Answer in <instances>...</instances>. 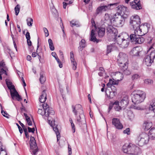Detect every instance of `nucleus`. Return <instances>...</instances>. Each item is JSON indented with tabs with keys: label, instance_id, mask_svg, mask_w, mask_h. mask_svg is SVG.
Masks as SVG:
<instances>
[{
	"label": "nucleus",
	"instance_id": "8",
	"mask_svg": "<svg viewBox=\"0 0 155 155\" xmlns=\"http://www.w3.org/2000/svg\"><path fill=\"white\" fill-rule=\"evenodd\" d=\"M106 23V20L105 18L102 19L101 24L102 27H98L96 28V30L97 31L98 36L100 37H102L104 36L105 33V25Z\"/></svg>",
	"mask_w": 155,
	"mask_h": 155
},
{
	"label": "nucleus",
	"instance_id": "61",
	"mask_svg": "<svg viewBox=\"0 0 155 155\" xmlns=\"http://www.w3.org/2000/svg\"><path fill=\"white\" fill-rule=\"evenodd\" d=\"M21 81H22L23 83V86L24 87H25L26 86V84L25 82V80L24 79L23 77H21Z\"/></svg>",
	"mask_w": 155,
	"mask_h": 155
},
{
	"label": "nucleus",
	"instance_id": "9",
	"mask_svg": "<svg viewBox=\"0 0 155 155\" xmlns=\"http://www.w3.org/2000/svg\"><path fill=\"white\" fill-rule=\"evenodd\" d=\"M30 151L34 155H35L38 151V147H37L36 141L34 137H31L30 140Z\"/></svg>",
	"mask_w": 155,
	"mask_h": 155
},
{
	"label": "nucleus",
	"instance_id": "37",
	"mask_svg": "<svg viewBox=\"0 0 155 155\" xmlns=\"http://www.w3.org/2000/svg\"><path fill=\"white\" fill-rule=\"evenodd\" d=\"M153 81L150 79H146L144 81L145 84L147 85L152 84L153 83Z\"/></svg>",
	"mask_w": 155,
	"mask_h": 155
},
{
	"label": "nucleus",
	"instance_id": "57",
	"mask_svg": "<svg viewBox=\"0 0 155 155\" xmlns=\"http://www.w3.org/2000/svg\"><path fill=\"white\" fill-rule=\"evenodd\" d=\"M71 126L72 127V130H73V132L74 133L75 132V127L74 124L71 123Z\"/></svg>",
	"mask_w": 155,
	"mask_h": 155
},
{
	"label": "nucleus",
	"instance_id": "27",
	"mask_svg": "<svg viewBox=\"0 0 155 155\" xmlns=\"http://www.w3.org/2000/svg\"><path fill=\"white\" fill-rule=\"evenodd\" d=\"M138 47H136L134 48L131 51V53L133 56H137L139 55L140 51L138 50Z\"/></svg>",
	"mask_w": 155,
	"mask_h": 155
},
{
	"label": "nucleus",
	"instance_id": "50",
	"mask_svg": "<svg viewBox=\"0 0 155 155\" xmlns=\"http://www.w3.org/2000/svg\"><path fill=\"white\" fill-rule=\"evenodd\" d=\"M6 69H7L6 68H5V69L4 68H1L0 69L1 72L2 73L5 74V75H7V74L6 72Z\"/></svg>",
	"mask_w": 155,
	"mask_h": 155
},
{
	"label": "nucleus",
	"instance_id": "5",
	"mask_svg": "<svg viewBox=\"0 0 155 155\" xmlns=\"http://www.w3.org/2000/svg\"><path fill=\"white\" fill-rule=\"evenodd\" d=\"M125 69L123 71L121 72H116V74H118L120 76V79H118L117 81L115 80L114 79H110L109 81L107 83V87L110 89L111 87H114L113 85H117L118 84V81H120L122 80L124 78V75H130L131 72L128 69L127 66H126L124 68Z\"/></svg>",
	"mask_w": 155,
	"mask_h": 155
},
{
	"label": "nucleus",
	"instance_id": "58",
	"mask_svg": "<svg viewBox=\"0 0 155 155\" xmlns=\"http://www.w3.org/2000/svg\"><path fill=\"white\" fill-rule=\"evenodd\" d=\"M68 150L69 154L71 155L72 153L71 148L70 147V145L69 144H68Z\"/></svg>",
	"mask_w": 155,
	"mask_h": 155
},
{
	"label": "nucleus",
	"instance_id": "56",
	"mask_svg": "<svg viewBox=\"0 0 155 155\" xmlns=\"http://www.w3.org/2000/svg\"><path fill=\"white\" fill-rule=\"evenodd\" d=\"M133 108L136 110H140L141 109V108L140 107L136 105L133 106Z\"/></svg>",
	"mask_w": 155,
	"mask_h": 155
},
{
	"label": "nucleus",
	"instance_id": "26",
	"mask_svg": "<svg viewBox=\"0 0 155 155\" xmlns=\"http://www.w3.org/2000/svg\"><path fill=\"white\" fill-rule=\"evenodd\" d=\"M119 63V65L120 67V72H121V71H123L125 69L124 68H125L126 66H127V67L128 68V63H127V62H126L124 63L120 62Z\"/></svg>",
	"mask_w": 155,
	"mask_h": 155
},
{
	"label": "nucleus",
	"instance_id": "49",
	"mask_svg": "<svg viewBox=\"0 0 155 155\" xmlns=\"http://www.w3.org/2000/svg\"><path fill=\"white\" fill-rule=\"evenodd\" d=\"M5 63L2 61L0 62V68H4L5 69Z\"/></svg>",
	"mask_w": 155,
	"mask_h": 155
},
{
	"label": "nucleus",
	"instance_id": "21",
	"mask_svg": "<svg viewBox=\"0 0 155 155\" xmlns=\"http://www.w3.org/2000/svg\"><path fill=\"white\" fill-rule=\"evenodd\" d=\"M47 99V94L46 91L44 90L42 92L41 95L39 98V100L40 102L44 103Z\"/></svg>",
	"mask_w": 155,
	"mask_h": 155
},
{
	"label": "nucleus",
	"instance_id": "45",
	"mask_svg": "<svg viewBox=\"0 0 155 155\" xmlns=\"http://www.w3.org/2000/svg\"><path fill=\"white\" fill-rule=\"evenodd\" d=\"M80 45L83 47H85L86 46L85 41L84 40L82 39L80 43Z\"/></svg>",
	"mask_w": 155,
	"mask_h": 155
},
{
	"label": "nucleus",
	"instance_id": "35",
	"mask_svg": "<svg viewBox=\"0 0 155 155\" xmlns=\"http://www.w3.org/2000/svg\"><path fill=\"white\" fill-rule=\"evenodd\" d=\"M118 3H114L112 4H110L107 5V9H112L114 8L117 6Z\"/></svg>",
	"mask_w": 155,
	"mask_h": 155
},
{
	"label": "nucleus",
	"instance_id": "52",
	"mask_svg": "<svg viewBox=\"0 0 155 155\" xmlns=\"http://www.w3.org/2000/svg\"><path fill=\"white\" fill-rule=\"evenodd\" d=\"M26 120L29 125L31 126L32 125V123L31 121L30 117L27 118V119H26Z\"/></svg>",
	"mask_w": 155,
	"mask_h": 155
},
{
	"label": "nucleus",
	"instance_id": "18",
	"mask_svg": "<svg viewBox=\"0 0 155 155\" xmlns=\"http://www.w3.org/2000/svg\"><path fill=\"white\" fill-rule=\"evenodd\" d=\"M96 34L95 33V30L93 29H92L91 31L90 40L91 41L96 42L97 43L99 41V40L97 39L96 37Z\"/></svg>",
	"mask_w": 155,
	"mask_h": 155
},
{
	"label": "nucleus",
	"instance_id": "3",
	"mask_svg": "<svg viewBox=\"0 0 155 155\" xmlns=\"http://www.w3.org/2000/svg\"><path fill=\"white\" fill-rule=\"evenodd\" d=\"M140 19L137 15H132L130 18V25L131 29L137 32H142V29L146 30L145 33L148 32V29L150 28V25L147 23H145L140 26Z\"/></svg>",
	"mask_w": 155,
	"mask_h": 155
},
{
	"label": "nucleus",
	"instance_id": "10",
	"mask_svg": "<svg viewBox=\"0 0 155 155\" xmlns=\"http://www.w3.org/2000/svg\"><path fill=\"white\" fill-rule=\"evenodd\" d=\"M131 145L130 144L128 145L126 144H124L122 147V150L124 153L128 154H132L133 153V150L132 149L133 147V146Z\"/></svg>",
	"mask_w": 155,
	"mask_h": 155
},
{
	"label": "nucleus",
	"instance_id": "24",
	"mask_svg": "<svg viewBox=\"0 0 155 155\" xmlns=\"http://www.w3.org/2000/svg\"><path fill=\"white\" fill-rule=\"evenodd\" d=\"M132 149L133 150V154L138 155L141 153V150L139 147L134 145L133 146Z\"/></svg>",
	"mask_w": 155,
	"mask_h": 155
},
{
	"label": "nucleus",
	"instance_id": "64",
	"mask_svg": "<svg viewBox=\"0 0 155 155\" xmlns=\"http://www.w3.org/2000/svg\"><path fill=\"white\" fill-rule=\"evenodd\" d=\"M52 55L55 58H56L57 56H56V54L55 52H52L51 53Z\"/></svg>",
	"mask_w": 155,
	"mask_h": 155
},
{
	"label": "nucleus",
	"instance_id": "43",
	"mask_svg": "<svg viewBox=\"0 0 155 155\" xmlns=\"http://www.w3.org/2000/svg\"><path fill=\"white\" fill-rule=\"evenodd\" d=\"M39 47V41H38V43H37V51H36L37 53H36L35 52H33L32 53V56L33 57H35L37 55V54H38V48Z\"/></svg>",
	"mask_w": 155,
	"mask_h": 155
},
{
	"label": "nucleus",
	"instance_id": "4",
	"mask_svg": "<svg viewBox=\"0 0 155 155\" xmlns=\"http://www.w3.org/2000/svg\"><path fill=\"white\" fill-rule=\"evenodd\" d=\"M115 38L114 40L109 41H115L117 44L119 45L120 47L123 48H125L127 47L129 44V35L126 33H123L121 35H119Z\"/></svg>",
	"mask_w": 155,
	"mask_h": 155
},
{
	"label": "nucleus",
	"instance_id": "31",
	"mask_svg": "<svg viewBox=\"0 0 155 155\" xmlns=\"http://www.w3.org/2000/svg\"><path fill=\"white\" fill-rule=\"evenodd\" d=\"M6 84L7 86L8 89H14V91H15V87L14 85H13L12 84V83L10 82L9 80L6 79Z\"/></svg>",
	"mask_w": 155,
	"mask_h": 155
},
{
	"label": "nucleus",
	"instance_id": "63",
	"mask_svg": "<svg viewBox=\"0 0 155 155\" xmlns=\"http://www.w3.org/2000/svg\"><path fill=\"white\" fill-rule=\"evenodd\" d=\"M52 10V11L54 12L55 15L57 16L58 15V12L55 9H53Z\"/></svg>",
	"mask_w": 155,
	"mask_h": 155
},
{
	"label": "nucleus",
	"instance_id": "15",
	"mask_svg": "<svg viewBox=\"0 0 155 155\" xmlns=\"http://www.w3.org/2000/svg\"><path fill=\"white\" fill-rule=\"evenodd\" d=\"M128 97L127 95L121 99L120 104L122 106V108L124 109L127 107L128 104Z\"/></svg>",
	"mask_w": 155,
	"mask_h": 155
},
{
	"label": "nucleus",
	"instance_id": "48",
	"mask_svg": "<svg viewBox=\"0 0 155 155\" xmlns=\"http://www.w3.org/2000/svg\"><path fill=\"white\" fill-rule=\"evenodd\" d=\"M43 30L45 34V36L46 37H48L49 35L48 31L47 29L45 28H44Z\"/></svg>",
	"mask_w": 155,
	"mask_h": 155
},
{
	"label": "nucleus",
	"instance_id": "1",
	"mask_svg": "<svg viewBox=\"0 0 155 155\" xmlns=\"http://www.w3.org/2000/svg\"><path fill=\"white\" fill-rule=\"evenodd\" d=\"M125 18L119 13L108 15L107 20V38L108 40H114L117 35V29L113 26L121 27L124 24Z\"/></svg>",
	"mask_w": 155,
	"mask_h": 155
},
{
	"label": "nucleus",
	"instance_id": "38",
	"mask_svg": "<svg viewBox=\"0 0 155 155\" xmlns=\"http://www.w3.org/2000/svg\"><path fill=\"white\" fill-rule=\"evenodd\" d=\"M113 45V43H112L110 45L107 46V54L112 51V49L114 48Z\"/></svg>",
	"mask_w": 155,
	"mask_h": 155
},
{
	"label": "nucleus",
	"instance_id": "25",
	"mask_svg": "<svg viewBox=\"0 0 155 155\" xmlns=\"http://www.w3.org/2000/svg\"><path fill=\"white\" fill-rule=\"evenodd\" d=\"M107 8V6H102L97 8L96 10V15H98L99 13L105 11Z\"/></svg>",
	"mask_w": 155,
	"mask_h": 155
},
{
	"label": "nucleus",
	"instance_id": "16",
	"mask_svg": "<svg viewBox=\"0 0 155 155\" xmlns=\"http://www.w3.org/2000/svg\"><path fill=\"white\" fill-rule=\"evenodd\" d=\"M70 60L73 66L72 68L75 70L77 68V63L75 61L74 58V54L73 51H71L70 53Z\"/></svg>",
	"mask_w": 155,
	"mask_h": 155
},
{
	"label": "nucleus",
	"instance_id": "14",
	"mask_svg": "<svg viewBox=\"0 0 155 155\" xmlns=\"http://www.w3.org/2000/svg\"><path fill=\"white\" fill-rule=\"evenodd\" d=\"M72 109L73 112L76 116L77 115L78 112H79L80 110L81 111H83L81 106L79 104H77L75 106L72 105Z\"/></svg>",
	"mask_w": 155,
	"mask_h": 155
},
{
	"label": "nucleus",
	"instance_id": "7",
	"mask_svg": "<svg viewBox=\"0 0 155 155\" xmlns=\"http://www.w3.org/2000/svg\"><path fill=\"white\" fill-rule=\"evenodd\" d=\"M149 139L147 134L145 133H142L137 138V144L140 146H142L148 143Z\"/></svg>",
	"mask_w": 155,
	"mask_h": 155
},
{
	"label": "nucleus",
	"instance_id": "33",
	"mask_svg": "<svg viewBox=\"0 0 155 155\" xmlns=\"http://www.w3.org/2000/svg\"><path fill=\"white\" fill-rule=\"evenodd\" d=\"M79 118L80 119L78 118L77 119V121L79 123V124L80 125V124H83L85 126H86L84 118H83L82 119H81L80 116H79Z\"/></svg>",
	"mask_w": 155,
	"mask_h": 155
},
{
	"label": "nucleus",
	"instance_id": "11",
	"mask_svg": "<svg viewBox=\"0 0 155 155\" xmlns=\"http://www.w3.org/2000/svg\"><path fill=\"white\" fill-rule=\"evenodd\" d=\"M132 8L136 10L141 9L142 7L139 0H134V1L131 2L130 3Z\"/></svg>",
	"mask_w": 155,
	"mask_h": 155
},
{
	"label": "nucleus",
	"instance_id": "13",
	"mask_svg": "<svg viewBox=\"0 0 155 155\" xmlns=\"http://www.w3.org/2000/svg\"><path fill=\"white\" fill-rule=\"evenodd\" d=\"M112 124L116 128L118 129H121L123 128V125L120 123L119 119L114 118L112 119Z\"/></svg>",
	"mask_w": 155,
	"mask_h": 155
},
{
	"label": "nucleus",
	"instance_id": "51",
	"mask_svg": "<svg viewBox=\"0 0 155 155\" xmlns=\"http://www.w3.org/2000/svg\"><path fill=\"white\" fill-rule=\"evenodd\" d=\"M25 36L26 38L27 39V41L29 40L30 39V33L28 32H27L25 35Z\"/></svg>",
	"mask_w": 155,
	"mask_h": 155
},
{
	"label": "nucleus",
	"instance_id": "62",
	"mask_svg": "<svg viewBox=\"0 0 155 155\" xmlns=\"http://www.w3.org/2000/svg\"><path fill=\"white\" fill-rule=\"evenodd\" d=\"M63 8L64 9H65L66 8L67 5H68V4L67 3H66L64 2H63Z\"/></svg>",
	"mask_w": 155,
	"mask_h": 155
},
{
	"label": "nucleus",
	"instance_id": "19",
	"mask_svg": "<svg viewBox=\"0 0 155 155\" xmlns=\"http://www.w3.org/2000/svg\"><path fill=\"white\" fill-rule=\"evenodd\" d=\"M117 10L119 13H120L123 15L125 14L127 12V7L124 6L123 5H119L116 7Z\"/></svg>",
	"mask_w": 155,
	"mask_h": 155
},
{
	"label": "nucleus",
	"instance_id": "53",
	"mask_svg": "<svg viewBox=\"0 0 155 155\" xmlns=\"http://www.w3.org/2000/svg\"><path fill=\"white\" fill-rule=\"evenodd\" d=\"M28 131L29 132H32L33 133H34L35 130V129L34 128H31L30 127H28Z\"/></svg>",
	"mask_w": 155,
	"mask_h": 155
},
{
	"label": "nucleus",
	"instance_id": "44",
	"mask_svg": "<svg viewBox=\"0 0 155 155\" xmlns=\"http://www.w3.org/2000/svg\"><path fill=\"white\" fill-rule=\"evenodd\" d=\"M140 78L139 75L138 74H136L133 75L131 77L132 80H136Z\"/></svg>",
	"mask_w": 155,
	"mask_h": 155
},
{
	"label": "nucleus",
	"instance_id": "12",
	"mask_svg": "<svg viewBox=\"0 0 155 155\" xmlns=\"http://www.w3.org/2000/svg\"><path fill=\"white\" fill-rule=\"evenodd\" d=\"M117 60L118 63L127 62V56L125 54L120 52L117 57Z\"/></svg>",
	"mask_w": 155,
	"mask_h": 155
},
{
	"label": "nucleus",
	"instance_id": "23",
	"mask_svg": "<svg viewBox=\"0 0 155 155\" xmlns=\"http://www.w3.org/2000/svg\"><path fill=\"white\" fill-rule=\"evenodd\" d=\"M139 33L140 34V35H138V37H137V40H136L135 44H141L143 43L144 41V38L141 37V36L146 33L144 32L143 33H142L141 32H139Z\"/></svg>",
	"mask_w": 155,
	"mask_h": 155
},
{
	"label": "nucleus",
	"instance_id": "46",
	"mask_svg": "<svg viewBox=\"0 0 155 155\" xmlns=\"http://www.w3.org/2000/svg\"><path fill=\"white\" fill-rule=\"evenodd\" d=\"M1 113L4 117H5L7 118H9V115L6 112L3 110H1Z\"/></svg>",
	"mask_w": 155,
	"mask_h": 155
},
{
	"label": "nucleus",
	"instance_id": "40",
	"mask_svg": "<svg viewBox=\"0 0 155 155\" xmlns=\"http://www.w3.org/2000/svg\"><path fill=\"white\" fill-rule=\"evenodd\" d=\"M147 56H149L151 59H152L153 61L154 59L155 58V50L152 51L149 55Z\"/></svg>",
	"mask_w": 155,
	"mask_h": 155
},
{
	"label": "nucleus",
	"instance_id": "55",
	"mask_svg": "<svg viewBox=\"0 0 155 155\" xmlns=\"http://www.w3.org/2000/svg\"><path fill=\"white\" fill-rule=\"evenodd\" d=\"M16 125L18 127L20 133L21 134L23 132V130L22 129L18 124L17 123Z\"/></svg>",
	"mask_w": 155,
	"mask_h": 155
},
{
	"label": "nucleus",
	"instance_id": "54",
	"mask_svg": "<svg viewBox=\"0 0 155 155\" xmlns=\"http://www.w3.org/2000/svg\"><path fill=\"white\" fill-rule=\"evenodd\" d=\"M113 106H114V103L110 102V104L109 105L108 110L109 111L108 112H109L111 110V109L112 108Z\"/></svg>",
	"mask_w": 155,
	"mask_h": 155
},
{
	"label": "nucleus",
	"instance_id": "42",
	"mask_svg": "<svg viewBox=\"0 0 155 155\" xmlns=\"http://www.w3.org/2000/svg\"><path fill=\"white\" fill-rule=\"evenodd\" d=\"M27 24L28 26H31L33 23V19L30 18H28L27 19Z\"/></svg>",
	"mask_w": 155,
	"mask_h": 155
},
{
	"label": "nucleus",
	"instance_id": "17",
	"mask_svg": "<svg viewBox=\"0 0 155 155\" xmlns=\"http://www.w3.org/2000/svg\"><path fill=\"white\" fill-rule=\"evenodd\" d=\"M11 94L13 100H14L15 97L16 98L17 100L18 101H20L22 100L21 97L18 94L15 89L14 92L11 91Z\"/></svg>",
	"mask_w": 155,
	"mask_h": 155
},
{
	"label": "nucleus",
	"instance_id": "59",
	"mask_svg": "<svg viewBox=\"0 0 155 155\" xmlns=\"http://www.w3.org/2000/svg\"><path fill=\"white\" fill-rule=\"evenodd\" d=\"M21 112L25 111V112H26V110L25 108V107L22 105V107L21 108Z\"/></svg>",
	"mask_w": 155,
	"mask_h": 155
},
{
	"label": "nucleus",
	"instance_id": "2",
	"mask_svg": "<svg viewBox=\"0 0 155 155\" xmlns=\"http://www.w3.org/2000/svg\"><path fill=\"white\" fill-rule=\"evenodd\" d=\"M42 109L39 108L38 113V114L44 116L46 117H47V119L49 123L51 122V125L53 129L56 134L57 141L59 140L60 137V133L58 131V129L57 127V125L55 124L54 126H52V119H51V118L54 114V112L51 107H49V106L46 103H44L42 104Z\"/></svg>",
	"mask_w": 155,
	"mask_h": 155
},
{
	"label": "nucleus",
	"instance_id": "36",
	"mask_svg": "<svg viewBox=\"0 0 155 155\" xmlns=\"http://www.w3.org/2000/svg\"><path fill=\"white\" fill-rule=\"evenodd\" d=\"M39 81L41 84L44 83L45 81V77L41 73L40 74Z\"/></svg>",
	"mask_w": 155,
	"mask_h": 155
},
{
	"label": "nucleus",
	"instance_id": "30",
	"mask_svg": "<svg viewBox=\"0 0 155 155\" xmlns=\"http://www.w3.org/2000/svg\"><path fill=\"white\" fill-rule=\"evenodd\" d=\"M149 109L155 113V100H153L152 102L150 104Z\"/></svg>",
	"mask_w": 155,
	"mask_h": 155
},
{
	"label": "nucleus",
	"instance_id": "60",
	"mask_svg": "<svg viewBox=\"0 0 155 155\" xmlns=\"http://www.w3.org/2000/svg\"><path fill=\"white\" fill-rule=\"evenodd\" d=\"M92 19H91V23H92V26H94V28H95V29H96V28H97L98 27H96V25H95V22H94V20H93V22H92Z\"/></svg>",
	"mask_w": 155,
	"mask_h": 155
},
{
	"label": "nucleus",
	"instance_id": "41",
	"mask_svg": "<svg viewBox=\"0 0 155 155\" xmlns=\"http://www.w3.org/2000/svg\"><path fill=\"white\" fill-rule=\"evenodd\" d=\"M109 91L110 93V94H109L108 96V94H107V97H109L110 99L112 98L114 95V92L113 91H110L109 89H107V91Z\"/></svg>",
	"mask_w": 155,
	"mask_h": 155
},
{
	"label": "nucleus",
	"instance_id": "32",
	"mask_svg": "<svg viewBox=\"0 0 155 155\" xmlns=\"http://www.w3.org/2000/svg\"><path fill=\"white\" fill-rule=\"evenodd\" d=\"M114 107L116 111H119L121 109L122 107L119 105V103L118 101H115L114 102Z\"/></svg>",
	"mask_w": 155,
	"mask_h": 155
},
{
	"label": "nucleus",
	"instance_id": "47",
	"mask_svg": "<svg viewBox=\"0 0 155 155\" xmlns=\"http://www.w3.org/2000/svg\"><path fill=\"white\" fill-rule=\"evenodd\" d=\"M123 133L124 134H127V135L130 134V129L129 128H127L123 131Z\"/></svg>",
	"mask_w": 155,
	"mask_h": 155
},
{
	"label": "nucleus",
	"instance_id": "28",
	"mask_svg": "<svg viewBox=\"0 0 155 155\" xmlns=\"http://www.w3.org/2000/svg\"><path fill=\"white\" fill-rule=\"evenodd\" d=\"M138 35H136L135 34H131L129 37L130 38V40L131 41L135 44L136 40L137 39V38Z\"/></svg>",
	"mask_w": 155,
	"mask_h": 155
},
{
	"label": "nucleus",
	"instance_id": "6",
	"mask_svg": "<svg viewBox=\"0 0 155 155\" xmlns=\"http://www.w3.org/2000/svg\"><path fill=\"white\" fill-rule=\"evenodd\" d=\"M132 102L135 104H138L143 102L146 97V94L140 90L136 91L131 95Z\"/></svg>",
	"mask_w": 155,
	"mask_h": 155
},
{
	"label": "nucleus",
	"instance_id": "39",
	"mask_svg": "<svg viewBox=\"0 0 155 155\" xmlns=\"http://www.w3.org/2000/svg\"><path fill=\"white\" fill-rule=\"evenodd\" d=\"M20 6L19 5H17L15 8V10L16 15H18L20 11Z\"/></svg>",
	"mask_w": 155,
	"mask_h": 155
},
{
	"label": "nucleus",
	"instance_id": "34",
	"mask_svg": "<svg viewBox=\"0 0 155 155\" xmlns=\"http://www.w3.org/2000/svg\"><path fill=\"white\" fill-rule=\"evenodd\" d=\"M49 47L51 51H53L54 50V48L53 45V41L51 39H49L48 40Z\"/></svg>",
	"mask_w": 155,
	"mask_h": 155
},
{
	"label": "nucleus",
	"instance_id": "20",
	"mask_svg": "<svg viewBox=\"0 0 155 155\" xmlns=\"http://www.w3.org/2000/svg\"><path fill=\"white\" fill-rule=\"evenodd\" d=\"M153 61L149 56H146L144 58V63L147 66L151 65Z\"/></svg>",
	"mask_w": 155,
	"mask_h": 155
},
{
	"label": "nucleus",
	"instance_id": "29",
	"mask_svg": "<svg viewBox=\"0 0 155 155\" xmlns=\"http://www.w3.org/2000/svg\"><path fill=\"white\" fill-rule=\"evenodd\" d=\"M143 125L145 127V129L148 130L152 127V124L151 122L145 121L144 122Z\"/></svg>",
	"mask_w": 155,
	"mask_h": 155
},
{
	"label": "nucleus",
	"instance_id": "22",
	"mask_svg": "<svg viewBox=\"0 0 155 155\" xmlns=\"http://www.w3.org/2000/svg\"><path fill=\"white\" fill-rule=\"evenodd\" d=\"M149 139L151 140L155 139V128L153 127L149 130L148 134Z\"/></svg>",
	"mask_w": 155,
	"mask_h": 155
}]
</instances>
